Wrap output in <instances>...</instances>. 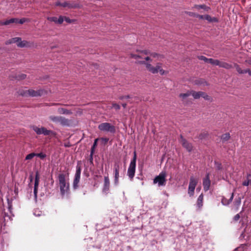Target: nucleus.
Returning <instances> with one entry per match:
<instances>
[{
    "label": "nucleus",
    "mask_w": 251,
    "mask_h": 251,
    "mask_svg": "<svg viewBox=\"0 0 251 251\" xmlns=\"http://www.w3.org/2000/svg\"><path fill=\"white\" fill-rule=\"evenodd\" d=\"M26 21H27V19H26L25 18H23L20 20L18 19V21L17 23H19L21 24H23V23H24Z\"/></svg>",
    "instance_id": "obj_40"
},
{
    "label": "nucleus",
    "mask_w": 251,
    "mask_h": 251,
    "mask_svg": "<svg viewBox=\"0 0 251 251\" xmlns=\"http://www.w3.org/2000/svg\"><path fill=\"white\" fill-rule=\"evenodd\" d=\"M95 148H94L93 147H92V149H91V155L92 156L94 152V150H95Z\"/></svg>",
    "instance_id": "obj_51"
},
{
    "label": "nucleus",
    "mask_w": 251,
    "mask_h": 251,
    "mask_svg": "<svg viewBox=\"0 0 251 251\" xmlns=\"http://www.w3.org/2000/svg\"><path fill=\"white\" fill-rule=\"evenodd\" d=\"M190 96H191V91H188L185 93H181L179 94V97L182 99H185Z\"/></svg>",
    "instance_id": "obj_22"
},
{
    "label": "nucleus",
    "mask_w": 251,
    "mask_h": 251,
    "mask_svg": "<svg viewBox=\"0 0 251 251\" xmlns=\"http://www.w3.org/2000/svg\"><path fill=\"white\" fill-rule=\"evenodd\" d=\"M180 142L183 147L185 148L188 151H192L193 149L192 145L187 142L184 139L181 137Z\"/></svg>",
    "instance_id": "obj_11"
},
{
    "label": "nucleus",
    "mask_w": 251,
    "mask_h": 251,
    "mask_svg": "<svg viewBox=\"0 0 251 251\" xmlns=\"http://www.w3.org/2000/svg\"><path fill=\"white\" fill-rule=\"evenodd\" d=\"M195 84L197 85H207V83L202 79H198L195 81Z\"/></svg>",
    "instance_id": "obj_25"
},
{
    "label": "nucleus",
    "mask_w": 251,
    "mask_h": 251,
    "mask_svg": "<svg viewBox=\"0 0 251 251\" xmlns=\"http://www.w3.org/2000/svg\"><path fill=\"white\" fill-rule=\"evenodd\" d=\"M34 156H36V154L35 153H31L25 157L26 160H30L32 159Z\"/></svg>",
    "instance_id": "obj_34"
},
{
    "label": "nucleus",
    "mask_w": 251,
    "mask_h": 251,
    "mask_svg": "<svg viewBox=\"0 0 251 251\" xmlns=\"http://www.w3.org/2000/svg\"><path fill=\"white\" fill-rule=\"evenodd\" d=\"M114 177H115V179H114V183L115 184V185H117L119 183V172H117V173H114Z\"/></svg>",
    "instance_id": "obj_30"
},
{
    "label": "nucleus",
    "mask_w": 251,
    "mask_h": 251,
    "mask_svg": "<svg viewBox=\"0 0 251 251\" xmlns=\"http://www.w3.org/2000/svg\"><path fill=\"white\" fill-rule=\"evenodd\" d=\"M20 41V38L19 37H15L12 38V43H17L19 41Z\"/></svg>",
    "instance_id": "obj_37"
},
{
    "label": "nucleus",
    "mask_w": 251,
    "mask_h": 251,
    "mask_svg": "<svg viewBox=\"0 0 251 251\" xmlns=\"http://www.w3.org/2000/svg\"><path fill=\"white\" fill-rule=\"evenodd\" d=\"M32 129L38 135L44 134L45 135H47L50 132V130L47 129L44 127L33 126H32Z\"/></svg>",
    "instance_id": "obj_9"
},
{
    "label": "nucleus",
    "mask_w": 251,
    "mask_h": 251,
    "mask_svg": "<svg viewBox=\"0 0 251 251\" xmlns=\"http://www.w3.org/2000/svg\"><path fill=\"white\" fill-rule=\"evenodd\" d=\"M166 173L165 172H162L158 176L154 178L153 183L157 184L158 186L165 185L166 182Z\"/></svg>",
    "instance_id": "obj_3"
},
{
    "label": "nucleus",
    "mask_w": 251,
    "mask_h": 251,
    "mask_svg": "<svg viewBox=\"0 0 251 251\" xmlns=\"http://www.w3.org/2000/svg\"><path fill=\"white\" fill-rule=\"evenodd\" d=\"M49 119L55 124L61 125H66L68 124V121L65 118L61 116H50Z\"/></svg>",
    "instance_id": "obj_7"
},
{
    "label": "nucleus",
    "mask_w": 251,
    "mask_h": 251,
    "mask_svg": "<svg viewBox=\"0 0 251 251\" xmlns=\"http://www.w3.org/2000/svg\"><path fill=\"white\" fill-rule=\"evenodd\" d=\"M26 75L25 74H21L18 76V79H24L25 78Z\"/></svg>",
    "instance_id": "obj_41"
},
{
    "label": "nucleus",
    "mask_w": 251,
    "mask_h": 251,
    "mask_svg": "<svg viewBox=\"0 0 251 251\" xmlns=\"http://www.w3.org/2000/svg\"><path fill=\"white\" fill-rule=\"evenodd\" d=\"M39 183V181L35 180L34 188V196H35V198H36V197H37Z\"/></svg>",
    "instance_id": "obj_23"
},
{
    "label": "nucleus",
    "mask_w": 251,
    "mask_h": 251,
    "mask_svg": "<svg viewBox=\"0 0 251 251\" xmlns=\"http://www.w3.org/2000/svg\"><path fill=\"white\" fill-rule=\"evenodd\" d=\"M17 45L19 47L23 48L27 47L28 46V42L26 41H22L21 38H20V41L17 42Z\"/></svg>",
    "instance_id": "obj_16"
},
{
    "label": "nucleus",
    "mask_w": 251,
    "mask_h": 251,
    "mask_svg": "<svg viewBox=\"0 0 251 251\" xmlns=\"http://www.w3.org/2000/svg\"><path fill=\"white\" fill-rule=\"evenodd\" d=\"M135 168H136V164H135V161L134 160H132L130 163L129 167L128 168L127 170V175L129 176V177L132 179L135 175Z\"/></svg>",
    "instance_id": "obj_8"
},
{
    "label": "nucleus",
    "mask_w": 251,
    "mask_h": 251,
    "mask_svg": "<svg viewBox=\"0 0 251 251\" xmlns=\"http://www.w3.org/2000/svg\"><path fill=\"white\" fill-rule=\"evenodd\" d=\"M241 201L239 200L237 202V205L239 206L240 204Z\"/></svg>",
    "instance_id": "obj_54"
},
{
    "label": "nucleus",
    "mask_w": 251,
    "mask_h": 251,
    "mask_svg": "<svg viewBox=\"0 0 251 251\" xmlns=\"http://www.w3.org/2000/svg\"><path fill=\"white\" fill-rule=\"evenodd\" d=\"M39 179H40V176H39V173L38 172H36L35 180L39 181Z\"/></svg>",
    "instance_id": "obj_42"
},
{
    "label": "nucleus",
    "mask_w": 251,
    "mask_h": 251,
    "mask_svg": "<svg viewBox=\"0 0 251 251\" xmlns=\"http://www.w3.org/2000/svg\"><path fill=\"white\" fill-rule=\"evenodd\" d=\"M204 20L207 21L209 22H216L217 20L216 18L211 17L208 15H204Z\"/></svg>",
    "instance_id": "obj_20"
},
{
    "label": "nucleus",
    "mask_w": 251,
    "mask_h": 251,
    "mask_svg": "<svg viewBox=\"0 0 251 251\" xmlns=\"http://www.w3.org/2000/svg\"><path fill=\"white\" fill-rule=\"evenodd\" d=\"M57 18L55 17H48V20L50 22H53L57 23Z\"/></svg>",
    "instance_id": "obj_36"
},
{
    "label": "nucleus",
    "mask_w": 251,
    "mask_h": 251,
    "mask_svg": "<svg viewBox=\"0 0 251 251\" xmlns=\"http://www.w3.org/2000/svg\"><path fill=\"white\" fill-rule=\"evenodd\" d=\"M191 96H192L195 99H198L202 97L206 100H211V98L210 96L207 95L204 92L201 91L196 92L194 91H191Z\"/></svg>",
    "instance_id": "obj_5"
},
{
    "label": "nucleus",
    "mask_w": 251,
    "mask_h": 251,
    "mask_svg": "<svg viewBox=\"0 0 251 251\" xmlns=\"http://www.w3.org/2000/svg\"><path fill=\"white\" fill-rule=\"evenodd\" d=\"M120 169V164L119 163L116 162L115 163L114 166V173L119 172Z\"/></svg>",
    "instance_id": "obj_33"
},
{
    "label": "nucleus",
    "mask_w": 251,
    "mask_h": 251,
    "mask_svg": "<svg viewBox=\"0 0 251 251\" xmlns=\"http://www.w3.org/2000/svg\"><path fill=\"white\" fill-rule=\"evenodd\" d=\"M58 185L59 187L60 193L62 196L66 194L69 188V183L68 179L65 175L61 174L58 175Z\"/></svg>",
    "instance_id": "obj_2"
},
{
    "label": "nucleus",
    "mask_w": 251,
    "mask_h": 251,
    "mask_svg": "<svg viewBox=\"0 0 251 251\" xmlns=\"http://www.w3.org/2000/svg\"><path fill=\"white\" fill-rule=\"evenodd\" d=\"M98 128L100 131L103 132H108L110 133H114L115 132L114 126L108 123L100 124L99 125Z\"/></svg>",
    "instance_id": "obj_4"
},
{
    "label": "nucleus",
    "mask_w": 251,
    "mask_h": 251,
    "mask_svg": "<svg viewBox=\"0 0 251 251\" xmlns=\"http://www.w3.org/2000/svg\"><path fill=\"white\" fill-rule=\"evenodd\" d=\"M218 66H219L221 67L226 68V69H230L232 67L231 65H230L228 63H226V62H220L219 61V63L218 64Z\"/></svg>",
    "instance_id": "obj_18"
},
{
    "label": "nucleus",
    "mask_w": 251,
    "mask_h": 251,
    "mask_svg": "<svg viewBox=\"0 0 251 251\" xmlns=\"http://www.w3.org/2000/svg\"><path fill=\"white\" fill-rule=\"evenodd\" d=\"M206 62L209 63L211 64L214 65H217L219 63V60H214L211 58L207 59Z\"/></svg>",
    "instance_id": "obj_28"
},
{
    "label": "nucleus",
    "mask_w": 251,
    "mask_h": 251,
    "mask_svg": "<svg viewBox=\"0 0 251 251\" xmlns=\"http://www.w3.org/2000/svg\"><path fill=\"white\" fill-rule=\"evenodd\" d=\"M197 17L199 19H201V20H204V15H198L197 16Z\"/></svg>",
    "instance_id": "obj_46"
},
{
    "label": "nucleus",
    "mask_w": 251,
    "mask_h": 251,
    "mask_svg": "<svg viewBox=\"0 0 251 251\" xmlns=\"http://www.w3.org/2000/svg\"><path fill=\"white\" fill-rule=\"evenodd\" d=\"M98 140H99L98 139H96L95 140L94 143L93 145V147L94 148H96V147L97 146V142H98Z\"/></svg>",
    "instance_id": "obj_47"
},
{
    "label": "nucleus",
    "mask_w": 251,
    "mask_h": 251,
    "mask_svg": "<svg viewBox=\"0 0 251 251\" xmlns=\"http://www.w3.org/2000/svg\"><path fill=\"white\" fill-rule=\"evenodd\" d=\"M35 154H36V156H38V157L41 158V159L44 158L46 156L45 154H44L42 153H35Z\"/></svg>",
    "instance_id": "obj_39"
},
{
    "label": "nucleus",
    "mask_w": 251,
    "mask_h": 251,
    "mask_svg": "<svg viewBox=\"0 0 251 251\" xmlns=\"http://www.w3.org/2000/svg\"><path fill=\"white\" fill-rule=\"evenodd\" d=\"M64 20L66 21L68 23H71V20L67 17H64Z\"/></svg>",
    "instance_id": "obj_50"
},
{
    "label": "nucleus",
    "mask_w": 251,
    "mask_h": 251,
    "mask_svg": "<svg viewBox=\"0 0 251 251\" xmlns=\"http://www.w3.org/2000/svg\"><path fill=\"white\" fill-rule=\"evenodd\" d=\"M199 59L201 60H204L205 62H206L207 61V59L208 58H206L205 57L203 56H201L199 57Z\"/></svg>",
    "instance_id": "obj_44"
},
{
    "label": "nucleus",
    "mask_w": 251,
    "mask_h": 251,
    "mask_svg": "<svg viewBox=\"0 0 251 251\" xmlns=\"http://www.w3.org/2000/svg\"><path fill=\"white\" fill-rule=\"evenodd\" d=\"M56 5L57 6H62L63 7H73L74 6L67 2L60 3V2H57L56 3Z\"/></svg>",
    "instance_id": "obj_27"
},
{
    "label": "nucleus",
    "mask_w": 251,
    "mask_h": 251,
    "mask_svg": "<svg viewBox=\"0 0 251 251\" xmlns=\"http://www.w3.org/2000/svg\"><path fill=\"white\" fill-rule=\"evenodd\" d=\"M234 220L235 221H237L239 220V219L240 218V216L239 214H237L236 215H235V216L234 217Z\"/></svg>",
    "instance_id": "obj_48"
},
{
    "label": "nucleus",
    "mask_w": 251,
    "mask_h": 251,
    "mask_svg": "<svg viewBox=\"0 0 251 251\" xmlns=\"http://www.w3.org/2000/svg\"><path fill=\"white\" fill-rule=\"evenodd\" d=\"M30 180L31 181V180H32V177H31V176H30Z\"/></svg>",
    "instance_id": "obj_57"
},
{
    "label": "nucleus",
    "mask_w": 251,
    "mask_h": 251,
    "mask_svg": "<svg viewBox=\"0 0 251 251\" xmlns=\"http://www.w3.org/2000/svg\"><path fill=\"white\" fill-rule=\"evenodd\" d=\"M247 73H248L250 75H251V71L249 69H246Z\"/></svg>",
    "instance_id": "obj_52"
},
{
    "label": "nucleus",
    "mask_w": 251,
    "mask_h": 251,
    "mask_svg": "<svg viewBox=\"0 0 251 251\" xmlns=\"http://www.w3.org/2000/svg\"><path fill=\"white\" fill-rule=\"evenodd\" d=\"M251 183V175H248L247 179L242 183L243 185L247 186Z\"/></svg>",
    "instance_id": "obj_21"
},
{
    "label": "nucleus",
    "mask_w": 251,
    "mask_h": 251,
    "mask_svg": "<svg viewBox=\"0 0 251 251\" xmlns=\"http://www.w3.org/2000/svg\"><path fill=\"white\" fill-rule=\"evenodd\" d=\"M59 114H66L69 115L71 114V112L67 109H66L64 108H59L57 110Z\"/></svg>",
    "instance_id": "obj_17"
},
{
    "label": "nucleus",
    "mask_w": 251,
    "mask_h": 251,
    "mask_svg": "<svg viewBox=\"0 0 251 251\" xmlns=\"http://www.w3.org/2000/svg\"><path fill=\"white\" fill-rule=\"evenodd\" d=\"M41 212L40 211L35 210L34 212V214L37 216H39L41 214Z\"/></svg>",
    "instance_id": "obj_43"
},
{
    "label": "nucleus",
    "mask_w": 251,
    "mask_h": 251,
    "mask_svg": "<svg viewBox=\"0 0 251 251\" xmlns=\"http://www.w3.org/2000/svg\"><path fill=\"white\" fill-rule=\"evenodd\" d=\"M203 199V196L202 194H201L199 196L198 200H197V206L199 208H201L202 206V202Z\"/></svg>",
    "instance_id": "obj_19"
},
{
    "label": "nucleus",
    "mask_w": 251,
    "mask_h": 251,
    "mask_svg": "<svg viewBox=\"0 0 251 251\" xmlns=\"http://www.w3.org/2000/svg\"><path fill=\"white\" fill-rule=\"evenodd\" d=\"M194 8L197 10L203 9L204 11H207L208 9V8L206 7L204 5H196Z\"/></svg>",
    "instance_id": "obj_26"
},
{
    "label": "nucleus",
    "mask_w": 251,
    "mask_h": 251,
    "mask_svg": "<svg viewBox=\"0 0 251 251\" xmlns=\"http://www.w3.org/2000/svg\"><path fill=\"white\" fill-rule=\"evenodd\" d=\"M18 21V19L16 18H12L10 20H7L4 22H0V25H8L10 24L16 23Z\"/></svg>",
    "instance_id": "obj_14"
},
{
    "label": "nucleus",
    "mask_w": 251,
    "mask_h": 251,
    "mask_svg": "<svg viewBox=\"0 0 251 251\" xmlns=\"http://www.w3.org/2000/svg\"><path fill=\"white\" fill-rule=\"evenodd\" d=\"M108 107L109 109L114 108L115 110H117L120 109V106L117 103H113L111 106H108Z\"/></svg>",
    "instance_id": "obj_29"
},
{
    "label": "nucleus",
    "mask_w": 251,
    "mask_h": 251,
    "mask_svg": "<svg viewBox=\"0 0 251 251\" xmlns=\"http://www.w3.org/2000/svg\"><path fill=\"white\" fill-rule=\"evenodd\" d=\"M26 93L27 95L32 97L37 96L40 95V91H36L32 89L27 90Z\"/></svg>",
    "instance_id": "obj_15"
},
{
    "label": "nucleus",
    "mask_w": 251,
    "mask_h": 251,
    "mask_svg": "<svg viewBox=\"0 0 251 251\" xmlns=\"http://www.w3.org/2000/svg\"><path fill=\"white\" fill-rule=\"evenodd\" d=\"M13 44L12 42V39L8 40L7 41H6L5 42V44L6 45H10V44Z\"/></svg>",
    "instance_id": "obj_45"
},
{
    "label": "nucleus",
    "mask_w": 251,
    "mask_h": 251,
    "mask_svg": "<svg viewBox=\"0 0 251 251\" xmlns=\"http://www.w3.org/2000/svg\"><path fill=\"white\" fill-rule=\"evenodd\" d=\"M203 185L204 190L205 191H207L209 189V187L210 185V180L208 175H207L205 178H204L203 181Z\"/></svg>",
    "instance_id": "obj_13"
},
{
    "label": "nucleus",
    "mask_w": 251,
    "mask_h": 251,
    "mask_svg": "<svg viewBox=\"0 0 251 251\" xmlns=\"http://www.w3.org/2000/svg\"><path fill=\"white\" fill-rule=\"evenodd\" d=\"M198 182V179L194 177H191L188 187V194L190 196L194 195V190Z\"/></svg>",
    "instance_id": "obj_6"
},
{
    "label": "nucleus",
    "mask_w": 251,
    "mask_h": 251,
    "mask_svg": "<svg viewBox=\"0 0 251 251\" xmlns=\"http://www.w3.org/2000/svg\"><path fill=\"white\" fill-rule=\"evenodd\" d=\"M241 236L243 238H244L245 237V236L244 235V234L243 233L241 234Z\"/></svg>",
    "instance_id": "obj_56"
},
{
    "label": "nucleus",
    "mask_w": 251,
    "mask_h": 251,
    "mask_svg": "<svg viewBox=\"0 0 251 251\" xmlns=\"http://www.w3.org/2000/svg\"><path fill=\"white\" fill-rule=\"evenodd\" d=\"M81 169L78 166L76 167V171L75 174V177L73 182V187L75 189H76L78 187V184L79 182L80 178Z\"/></svg>",
    "instance_id": "obj_10"
},
{
    "label": "nucleus",
    "mask_w": 251,
    "mask_h": 251,
    "mask_svg": "<svg viewBox=\"0 0 251 251\" xmlns=\"http://www.w3.org/2000/svg\"><path fill=\"white\" fill-rule=\"evenodd\" d=\"M134 161H135V164H136V152H134V156H133V158L132 160H134Z\"/></svg>",
    "instance_id": "obj_49"
},
{
    "label": "nucleus",
    "mask_w": 251,
    "mask_h": 251,
    "mask_svg": "<svg viewBox=\"0 0 251 251\" xmlns=\"http://www.w3.org/2000/svg\"><path fill=\"white\" fill-rule=\"evenodd\" d=\"M101 140L103 141L105 143H106L108 141V139L106 138H101Z\"/></svg>",
    "instance_id": "obj_53"
},
{
    "label": "nucleus",
    "mask_w": 251,
    "mask_h": 251,
    "mask_svg": "<svg viewBox=\"0 0 251 251\" xmlns=\"http://www.w3.org/2000/svg\"><path fill=\"white\" fill-rule=\"evenodd\" d=\"M157 55V54L151 53L148 50H137L136 53L130 54L131 57L136 60L137 63L144 65L146 69L151 73H159L161 75H167L169 72L163 69L162 63L157 62L155 65L151 64V57H155Z\"/></svg>",
    "instance_id": "obj_1"
},
{
    "label": "nucleus",
    "mask_w": 251,
    "mask_h": 251,
    "mask_svg": "<svg viewBox=\"0 0 251 251\" xmlns=\"http://www.w3.org/2000/svg\"><path fill=\"white\" fill-rule=\"evenodd\" d=\"M236 71L241 74L247 73L246 70H242L238 65L235 64Z\"/></svg>",
    "instance_id": "obj_24"
},
{
    "label": "nucleus",
    "mask_w": 251,
    "mask_h": 251,
    "mask_svg": "<svg viewBox=\"0 0 251 251\" xmlns=\"http://www.w3.org/2000/svg\"><path fill=\"white\" fill-rule=\"evenodd\" d=\"M246 246L245 245H242L240 247L235 249L234 251H244Z\"/></svg>",
    "instance_id": "obj_35"
},
{
    "label": "nucleus",
    "mask_w": 251,
    "mask_h": 251,
    "mask_svg": "<svg viewBox=\"0 0 251 251\" xmlns=\"http://www.w3.org/2000/svg\"><path fill=\"white\" fill-rule=\"evenodd\" d=\"M229 138H230V135L229 133H227L223 134L222 136V139L224 141H227V140H228L229 139Z\"/></svg>",
    "instance_id": "obj_31"
},
{
    "label": "nucleus",
    "mask_w": 251,
    "mask_h": 251,
    "mask_svg": "<svg viewBox=\"0 0 251 251\" xmlns=\"http://www.w3.org/2000/svg\"><path fill=\"white\" fill-rule=\"evenodd\" d=\"M63 21L64 17L62 16H60L58 19H57V23L61 24L63 23Z\"/></svg>",
    "instance_id": "obj_38"
},
{
    "label": "nucleus",
    "mask_w": 251,
    "mask_h": 251,
    "mask_svg": "<svg viewBox=\"0 0 251 251\" xmlns=\"http://www.w3.org/2000/svg\"><path fill=\"white\" fill-rule=\"evenodd\" d=\"M207 135H208L207 132L206 131H204L200 134L199 138L200 139H203L205 138V137H206L207 136Z\"/></svg>",
    "instance_id": "obj_32"
},
{
    "label": "nucleus",
    "mask_w": 251,
    "mask_h": 251,
    "mask_svg": "<svg viewBox=\"0 0 251 251\" xmlns=\"http://www.w3.org/2000/svg\"><path fill=\"white\" fill-rule=\"evenodd\" d=\"M110 187V180L108 176H105L104 177V184L103 191L107 193Z\"/></svg>",
    "instance_id": "obj_12"
},
{
    "label": "nucleus",
    "mask_w": 251,
    "mask_h": 251,
    "mask_svg": "<svg viewBox=\"0 0 251 251\" xmlns=\"http://www.w3.org/2000/svg\"><path fill=\"white\" fill-rule=\"evenodd\" d=\"M233 194L232 193L230 198V201H231L233 199Z\"/></svg>",
    "instance_id": "obj_55"
}]
</instances>
